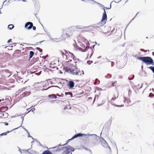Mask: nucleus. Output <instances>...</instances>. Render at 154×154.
<instances>
[{
    "label": "nucleus",
    "instance_id": "f257e3e1",
    "mask_svg": "<svg viewBox=\"0 0 154 154\" xmlns=\"http://www.w3.org/2000/svg\"><path fill=\"white\" fill-rule=\"evenodd\" d=\"M52 148L55 149L54 151L56 152H59L61 151H63L64 149H66V150L64 151L62 154H69L71 152H73L75 150V149L73 147L69 146L66 147H58L57 146Z\"/></svg>",
    "mask_w": 154,
    "mask_h": 154
},
{
    "label": "nucleus",
    "instance_id": "f03ea898",
    "mask_svg": "<svg viewBox=\"0 0 154 154\" xmlns=\"http://www.w3.org/2000/svg\"><path fill=\"white\" fill-rule=\"evenodd\" d=\"M137 59L141 60L147 65L151 64V63L152 62V58L150 57H137Z\"/></svg>",
    "mask_w": 154,
    "mask_h": 154
},
{
    "label": "nucleus",
    "instance_id": "7ed1b4c3",
    "mask_svg": "<svg viewBox=\"0 0 154 154\" xmlns=\"http://www.w3.org/2000/svg\"><path fill=\"white\" fill-rule=\"evenodd\" d=\"M104 9V12H103L102 16V19L100 22L97 24L98 26L100 28V27L103 26L106 23L107 20V16L105 10Z\"/></svg>",
    "mask_w": 154,
    "mask_h": 154
},
{
    "label": "nucleus",
    "instance_id": "20e7f679",
    "mask_svg": "<svg viewBox=\"0 0 154 154\" xmlns=\"http://www.w3.org/2000/svg\"><path fill=\"white\" fill-rule=\"evenodd\" d=\"M74 29L72 28H69L66 29L64 31V33L66 34L67 37H69L72 35Z\"/></svg>",
    "mask_w": 154,
    "mask_h": 154
},
{
    "label": "nucleus",
    "instance_id": "39448f33",
    "mask_svg": "<svg viewBox=\"0 0 154 154\" xmlns=\"http://www.w3.org/2000/svg\"><path fill=\"white\" fill-rule=\"evenodd\" d=\"M25 27L27 28V29L29 30L31 29L32 28L33 30H35L36 29V27L33 26L32 23L30 22L26 23L25 24Z\"/></svg>",
    "mask_w": 154,
    "mask_h": 154
},
{
    "label": "nucleus",
    "instance_id": "423d86ee",
    "mask_svg": "<svg viewBox=\"0 0 154 154\" xmlns=\"http://www.w3.org/2000/svg\"><path fill=\"white\" fill-rule=\"evenodd\" d=\"M80 72L78 68L75 69L72 68L71 72H70V74L73 75H79V73Z\"/></svg>",
    "mask_w": 154,
    "mask_h": 154
},
{
    "label": "nucleus",
    "instance_id": "0eeeda50",
    "mask_svg": "<svg viewBox=\"0 0 154 154\" xmlns=\"http://www.w3.org/2000/svg\"><path fill=\"white\" fill-rule=\"evenodd\" d=\"M86 134H83L81 133H79L75 134L72 137L69 139V140H72L75 138H76L78 137H82L85 135H86Z\"/></svg>",
    "mask_w": 154,
    "mask_h": 154
},
{
    "label": "nucleus",
    "instance_id": "6e6552de",
    "mask_svg": "<svg viewBox=\"0 0 154 154\" xmlns=\"http://www.w3.org/2000/svg\"><path fill=\"white\" fill-rule=\"evenodd\" d=\"M67 86H68L69 89L72 88L75 85V83L72 80L70 81L67 84Z\"/></svg>",
    "mask_w": 154,
    "mask_h": 154
},
{
    "label": "nucleus",
    "instance_id": "1a4fd4ad",
    "mask_svg": "<svg viewBox=\"0 0 154 154\" xmlns=\"http://www.w3.org/2000/svg\"><path fill=\"white\" fill-rule=\"evenodd\" d=\"M8 107L7 106H2L0 107V111L1 112H4L8 110Z\"/></svg>",
    "mask_w": 154,
    "mask_h": 154
},
{
    "label": "nucleus",
    "instance_id": "9d476101",
    "mask_svg": "<svg viewBox=\"0 0 154 154\" xmlns=\"http://www.w3.org/2000/svg\"><path fill=\"white\" fill-rule=\"evenodd\" d=\"M63 69L66 72H68L70 73L72 68H69L68 67H64Z\"/></svg>",
    "mask_w": 154,
    "mask_h": 154
},
{
    "label": "nucleus",
    "instance_id": "9b49d317",
    "mask_svg": "<svg viewBox=\"0 0 154 154\" xmlns=\"http://www.w3.org/2000/svg\"><path fill=\"white\" fill-rule=\"evenodd\" d=\"M101 143L102 146L104 147H106L108 146V144L107 143L104 139H103V140L102 141Z\"/></svg>",
    "mask_w": 154,
    "mask_h": 154
},
{
    "label": "nucleus",
    "instance_id": "f8f14e48",
    "mask_svg": "<svg viewBox=\"0 0 154 154\" xmlns=\"http://www.w3.org/2000/svg\"><path fill=\"white\" fill-rule=\"evenodd\" d=\"M18 128H16L13 129V130H12L11 131H7V132H5L2 133V134H0V135L1 136H4V135H6L7 134L10 133V132H11V131H13L14 130H16V129H17Z\"/></svg>",
    "mask_w": 154,
    "mask_h": 154
},
{
    "label": "nucleus",
    "instance_id": "ddd939ff",
    "mask_svg": "<svg viewBox=\"0 0 154 154\" xmlns=\"http://www.w3.org/2000/svg\"><path fill=\"white\" fill-rule=\"evenodd\" d=\"M78 49L79 50H80L83 52H85L86 51L88 50V48H86L84 49H83L82 48L79 47V48H78Z\"/></svg>",
    "mask_w": 154,
    "mask_h": 154
},
{
    "label": "nucleus",
    "instance_id": "4468645a",
    "mask_svg": "<svg viewBox=\"0 0 154 154\" xmlns=\"http://www.w3.org/2000/svg\"><path fill=\"white\" fill-rule=\"evenodd\" d=\"M42 154H53V153L50 151L47 150L44 151Z\"/></svg>",
    "mask_w": 154,
    "mask_h": 154
},
{
    "label": "nucleus",
    "instance_id": "2eb2a0df",
    "mask_svg": "<svg viewBox=\"0 0 154 154\" xmlns=\"http://www.w3.org/2000/svg\"><path fill=\"white\" fill-rule=\"evenodd\" d=\"M85 27L82 26H77L75 27V29L78 30V29H82L85 28Z\"/></svg>",
    "mask_w": 154,
    "mask_h": 154
},
{
    "label": "nucleus",
    "instance_id": "dca6fc26",
    "mask_svg": "<svg viewBox=\"0 0 154 154\" xmlns=\"http://www.w3.org/2000/svg\"><path fill=\"white\" fill-rule=\"evenodd\" d=\"M121 1V0H120V1H119L118 2H116L115 1H112V2H111V4H110V8H106V7H104L103 8V9L104 11V9L105 10V8L106 9H110L111 8V3H112V2H116V3H119V2H120Z\"/></svg>",
    "mask_w": 154,
    "mask_h": 154
},
{
    "label": "nucleus",
    "instance_id": "f3484780",
    "mask_svg": "<svg viewBox=\"0 0 154 154\" xmlns=\"http://www.w3.org/2000/svg\"><path fill=\"white\" fill-rule=\"evenodd\" d=\"M48 96L49 98L51 99L57 98V97L55 94L49 95Z\"/></svg>",
    "mask_w": 154,
    "mask_h": 154
},
{
    "label": "nucleus",
    "instance_id": "a211bd4d",
    "mask_svg": "<svg viewBox=\"0 0 154 154\" xmlns=\"http://www.w3.org/2000/svg\"><path fill=\"white\" fill-rule=\"evenodd\" d=\"M34 54V52L32 51L29 52V57L30 59L32 57Z\"/></svg>",
    "mask_w": 154,
    "mask_h": 154
},
{
    "label": "nucleus",
    "instance_id": "6ab92c4d",
    "mask_svg": "<svg viewBox=\"0 0 154 154\" xmlns=\"http://www.w3.org/2000/svg\"><path fill=\"white\" fill-rule=\"evenodd\" d=\"M14 27V26L13 24H10L8 26V28L10 30H11Z\"/></svg>",
    "mask_w": 154,
    "mask_h": 154
},
{
    "label": "nucleus",
    "instance_id": "aec40b11",
    "mask_svg": "<svg viewBox=\"0 0 154 154\" xmlns=\"http://www.w3.org/2000/svg\"><path fill=\"white\" fill-rule=\"evenodd\" d=\"M66 37H67V36L66 35V34L64 33L63 32V35H62V36H61V38L63 39V40H65L66 38Z\"/></svg>",
    "mask_w": 154,
    "mask_h": 154
},
{
    "label": "nucleus",
    "instance_id": "412c9836",
    "mask_svg": "<svg viewBox=\"0 0 154 154\" xmlns=\"http://www.w3.org/2000/svg\"><path fill=\"white\" fill-rule=\"evenodd\" d=\"M148 68L150 69L152 72L153 73H154V66H150L148 67Z\"/></svg>",
    "mask_w": 154,
    "mask_h": 154
},
{
    "label": "nucleus",
    "instance_id": "4be33fe9",
    "mask_svg": "<svg viewBox=\"0 0 154 154\" xmlns=\"http://www.w3.org/2000/svg\"><path fill=\"white\" fill-rule=\"evenodd\" d=\"M93 28L98 30H99L100 29V28H99L97 24L94 25L93 27Z\"/></svg>",
    "mask_w": 154,
    "mask_h": 154
},
{
    "label": "nucleus",
    "instance_id": "5701e85b",
    "mask_svg": "<svg viewBox=\"0 0 154 154\" xmlns=\"http://www.w3.org/2000/svg\"><path fill=\"white\" fill-rule=\"evenodd\" d=\"M71 140H69V139L67 141V142L65 144H64L63 145H60V144L59 145H58V147H59L60 146H64L65 145H66L70 141H71Z\"/></svg>",
    "mask_w": 154,
    "mask_h": 154
},
{
    "label": "nucleus",
    "instance_id": "b1692460",
    "mask_svg": "<svg viewBox=\"0 0 154 154\" xmlns=\"http://www.w3.org/2000/svg\"><path fill=\"white\" fill-rule=\"evenodd\" d=\"M112 77L111 75L110 74H108L107 75L105 76V78H110Z\"/></svg>",
    "mask_w": 154,
    "mask_h": 154
},
{
    "label": "nucleus",
    "instance_id": "393cba45",
    "mask_svg": "<svg viewBox=\"0 0 154 154\" xmlns=\"http://www.w3.org/2000/svg\"><path fill=\"white\" fill-rule=\"evenodd\" d=\"M113 105L114 106H116V107H121L124 106V105H116V104H113Z\"/></svg>",
    "mask_w": 154,
    "mask_h": 154
},
{
    "label": "nucleus",
    "instance_id": "a878e982",
    "mask_svg": "<svg viewBox=\"0 0 154 154\" xmlns=\"http://www.w3.org/2000/svg\"><path fill=\"white\" fill-rule=\"evenodd\" d=\"M87 63L89 64H91L92 63H93V61H91V60H88L87 61Z\"/></svg>",
    "mask_w": 154,
    "mask_h": 154
},
{
    "label": "nucleus",
    "instance_id": "bb28decb",
    "mask_svg": "<svg viewBox=\"0 0 154 154\" xmlns=\"http://www.w3.org/2000/svg\"><path fill=\"white\" fill-rule=\"evenodd\" d=\"M35 110V108H32V109H31L30 110H29V111L27 112V113H29V112L30 111H32V112H33Z\"/></svg>",
    "mask_w": 154,
    "mask_h": 154
},
{
    "label": "nucleus",
    "instance_id": "cd10ccee",
    "mask_svg": "<svg viewBox=\"0 0 154 154\" xmlns=\"http://www.w3.org/2000/svg\"><path fill=\"white\" fill-rule=\"evenodd\" d=\"M27 133L28 134V136H27L28 137L32 138V137L30 135L29 133L28 132V131L27 132Z\"/></svg>",
    "mask_w": 154,
    "mask_h": 154
},
{
    "label": "nucleus",
    "instance_id": "c85d7f7f",
    "mask_svg": "<svg viewBox=\"0 0 154 154\" xmlns=\"http://www.w3.org/2000/svg\"><path fill=\"white\" fill-rule=\"evenodd\" d=\"M65 94L66 95H69V94H70L71 96H72V94L71 93V94H69V92H66L65 93Z\"/></svg>",
    "mask_w": 154,
    "mask_h": 154
},
{
    "label": "nucleus",
    "instance_id": "c756f323",
    "mask_svg": "<svg viewBox=\"0 0 154 154\" xmlns=\"http://www.w3.org/2000/svg\"><path fill=\"white\" fill-rule=\"evenodd\" d=\"M89 135H93V136H94V137H96V139L97 138H99V137H97V136L95 134H90Z\"/></svg>",
    "mask_w": 154,
    "mask_h": 154
},
{
    "label": "nucleus",
    "instance_id": "7c9ffc66",
    "mask_svg": "<svg viewBox=\"0 0 154 154\" xmlns=\"http://www.w3.org/2000/svg\"><path fill=\"white\" fill-rule=\"evenodd\" d=\"M134 75H133V77L132 78H128L129 80H132L134 78Z\"/></svg>",
    "mask_w": 154,
    "mask_h": 154
},
{
    "label": "nucleus",
    "instance_id": "2f4dec72",
    "mask_svg": "<svg viewBox=\"0 0 154 154\" xmlns=\"http://www.w3.org/2000/svg\"><path fill=\"white\" fill-rule=\"evenodd\" d=\"M140 50L141 51H143V52H147V51H144V50L143 49H140Z\"/></svg>",
    "mask_w": 154,
    "mask_h": 154
},
{
    "label": "nucleus",
    "instance_id": "473e14b6",
    "mask_svg": "<svg viewBox=\"0 0 154 154\" xmlns=\"http://www.w3.org/2000/svg\"><path fill=\"white\" fill-rule=\"evenodd\" d=\"M138 13H137L136 14V16H135V17H134L133 19H132L131 20V22L129 23H131V22L132 21H133V20L134 19L135 17L137 16V14H138Z\"/></svg>",
    "mask_w": 154,
    "mask_h": 154
},
{
    "label": "nucleus",
    "instance_id": "72a5a7b5",
    "mask_svg": "<svg viewBox=\"0 0 154 154\" xmlns=\"http://www.w3.org/2000/svg\"><path fill=\"white\" fill-rule=\"evenodd\" d=\"M152 62L151 63V65H152V66L154 65V61H153V60L152 58Z\"/></svg>",
    "mask_w": 154,
    "mask_h": 154
},
{
    "label": "nucleus",
    "instance_id": "f704fd0d",
    "mask_svg": "<svg viewBox=\"0 0 154 154\" xmlns=\"http://www.w3.org/2000/svg\"><path fill=\"white\" fill-rule=\"evenodd\" d=\"M12 41V39H9L7 42L8 43H10V42H11Z\"/></svg>",
    "mask_w": 154,
    "mask_h": 154
},
{
    "label": "nucleus",
    "instance_id": "c9c22d12",
    "mask_svg": "<svg viewBox=\"0 0 154 154\" xmlns=\"http://www.w3.org/2000/svg\"><path fill=\"white\" fill-rule=\"evenodd\" d=\"M22 127L23 129L24 130L26 131V132H28V131L25 128H24L23 127Z\"/></svg>",
    "mask_w": 154,
    "mask_h": 154
},
{
    "label": "nucleus",
    "instance_id": "e433bc0d",
    "mask_svg": "<svg viewBox=\"0 0 154 154\" xmlns=\"http://www.w3.org/2000/svg\"><path fill=\"white\" fill-rule=\"evenodd\" d=\"M4 123L5 124V125H8V123H7V122H4Z\"/></svg>",
    "mask_w": 154,
    "mask_h": 154
},
{
    "label": "nucleus",
    "instance_id": "4c0bfd02",
    "mask_svg": "<svg viewBox=\"0 0 154 154\" xmlns=\"http://www.w3.org/2000/svg\"><path fill=\"white\" fill-rule=\"evenodd\" d=\"M69 53L71 54L72 55V57H74V55H73V54L72 53H71V52H69Z\"/></svg>",
    "mask_w": 154,
    "mask_h": 154
},
{
    "label": "nucleus",
    "instance_id": "58836bf2",
    "mask_svg": "<svg viewBox=\"0 0 154 154\" xmlns=\"http://www.w3.org/2000/svg\"><path fill=\"white\" fill-rule=\"evenodd\" d=\"M51 87H57V88H58L60 89H61L60 88V87H59L58 86H51Z\"/></svg>",
    "mask_w": 154,
    "mask_h": 154
},
{
    "label": "nucleus",
    "instance_id": "ea45409f",
    "mask_svg": "<svg viewBox=\"0 0 154 154\" xmlns=\"http://www.w3.org/2000/svg\"><path fill=\"white\" fill-rule=\"evenodd\" d=\"M61 54L62 55V56H63L64 55H65V54L64 53H63V52H61Z\"/></svg>",
    "mask_w": 154,
    "mask_h": 154
},
{
    "label": "nucleus",
    "instance_id": "a19ab883",
    "mask_svg": "<svg viewBox=\"0 0 154 154\" xmlns=\"http://www.w3.org/2000/svg\"><path fill=\"white\" fill-rule=\"evenodd\" d=\"M18 148H19V151H20V153H22V152H21V150L20 149L19 147H18Z\"/></svg>",
    "mask_w": 154,
    "mask_h": 154
},
{
    "label": "nucleus",
    "instance_id": "79ce46f5",
    "mask_svg": "<svg viewBox=\"0 0 154 154\" xmlns=\"http://www.w3.org/2000/svg\"><path fill=\"white\" fill-rule=\"evenodd\" d=\"M116 97H112V100H116Z\"/></svg>",
    "mask_w": 154,
    "mask_h": 154
},
{
    "label": "nucleus",
    "instance_id": "37998d69",
    "mask_svg": "<svg viewBox=\"0 0 154 154\" xmlns=\"http://www.w3.org/2000/svg\"><path fill=\"white\" fill-rule=\"evenodd\" d=\"M21 118L22 119V122H23V119H24V118H23V116H21Z\"/></svg>",
    "mask_w": 154,
    "mask_h": 154
},
{
    "label": "nucleus",
    "instance_id": "c03bdc74",
    "mask_svg": "<svg viewBox=\"0 0 154 154\" xmlns=\"http://www.w3.org/2000/svg\"><path fill=\"white\" fill-rule=\"evenodd\" d=\"M38 51L40 52H42V49H41L40 48V49H39Z\"/></svg>",
    "mask_w": 154,
    "mask_h": 154
},
{
    "label": "nucleus",
    "instance_id": "a18cd8bd",
    "mask_svg": "<svg viewBox=\"0 0 154 154\" xmlns=\"http://www.w3.org/2000/svg\"><path fill=\"white\" fill-rule=\"evenodd\" d=\"M43 41H40V42H37V44H36V45H37V44H38L39 43H41L42 42H43Z\"/></svg>",
    "mask_w": 154,
    "mask_h": 154
},
{
    "label": "nucleus",
    "instance_id": "49530a36",
    "mask_svg": "<svg viewBox=\"0 0 154 154\" xmlns=\"http://www.w3.org/2000/svg\"><path fill=\"white\" fill-rule=\"evenodd\" d=\"M112 86L113 87H114V86H115V85L114 84V83H113L112 84Z\"/></svg>",
    "mask_w": 154,
    "mask_h": 154
},
{
    "label": "nucleus",
    "instance_id": "de8ad7c7",
    "mask_svg": "<svg viewBox=\"0 0 154 154\" xmlns=\"http://www.w3.org/2000/svg\"><path fill=\"white\" fill-rule=\"evenodd\" d=\"M107 147H108V148L111 151V149L110 147L108 145V146Z\"/></svg>",
    "mask_w": 154,
    "mask_h": 154
},
{
    "label": "nucleus",
    "instance_id": "09e8293b",
    "mask_svg": "<svg viewBox=\"0 0 154 154\" xmlns=\"http://www.w3.org/2000/svg\"><path fill=\"white\" fill-rule=\"evenodd\" d=\"M51 40H52L53 41H54V39H57V38H56L54 39V38H51Z\"/></svg>",
    "mask_w": 154,
    "mask_h": 154
},
{
    "label": "nucleus",
    "instance_id": "8fccbe9b",
    "mask_svg": "<svg viewBox=\"0 0 154 154\" xmlns=\"http://www.w3.org/2000/svg\"><path fill=\"white\" fill-rule=\"evenodd\" d=\"M67 107L66 106L63 109L64 110L66 109L67 108Z\"/></svg>",
    "mask_w": 154,
    "mask_h": 154
},
{
    "label": "nucleus",
    "instance_id": "3c124183",
    "mask_svg": "<svg viewBox=\"0 0 154 154\" xmlns=\"http://www.w3.org/2000/svg\"><path fill=\"white\" fill-rule=\"evenodd\" d=\"M124 102H125V101H126V98L125 97H124Z\"/></svg>",
    "mask_w": 154,
    "mask_h": 154
},
{
    "label": "nucleus",
    "instance_id": "603ef678",
    "mask_svg": "<svg viewBox=\"0 0 154 154\" xmlns=\"http://www.w3.org/2000/svg\"><path fill=\"white\" fill-rule=\"evenodd\" d=\"M40 48H38V47H37V48H36V49L37 50H39V49H40Z\"/></svg>",
    "mask_w": 154,
    "mask_h": 154
},
{
    "label": "nucleus",
    "instance_id": "864d4df0",
    "mask_svg": "<svg viewBox=\"0 0 154 154\" xmlns=\"http://www.w3.org/2000/svg\"><path fill=\"white\" fill-rule=\"evenodd\" d=\"M111 63H112V64H111V66L112 67L113 66V64L112 63H114L113 62H111Z\"/></svg>",
    "mask_w": 154,
    "mask_h": 154
},
{
    "label": "nucleus",
    "instance_id": "5fc2aeb1",
    "mask_svg": "<svg viewBox=\"0 0 154 154\" xmlns=\"http://www.w3.org/2000/svg\"><path fill=\"white\" fill-rule=\"evenodd\" d=\"M101 105H102V104H98L97 105V106H100Z\"/></svg>",
    "mask_w": 154,
    "mask_h": 154
},
{
    "label": "nucleus",
    "instance_id": "6e6d98bb",
    "mask_svg": "<svg viewBox=\"0 0 154 154\" xmlns=\"http://www.w3.org/2000/svg\"><path fill=\"white\" fill-rule=\"evenodd\" d=\"M102 90V88H99V91H101V90Z\"/></svg>",
    "mask_w": 154,
    "mask_h": 154
},
{
    "label": "nucleus",
    "instance_id": "4d7b16f0",
    "mask_svg": "<svg viewBox=\"0 0 154 154\" xmlns=\"http://www.w3.org/2000/svg\"><path fill=\"white\" fill-rule=\"evenodd\" d=\"M33 140H35V139H34L32 137V138H31Z\"/></svg>",
    "mask_w": 154,
    "mask_h": 154
},
{
    "label": "nucleus",
    "instance_id": "13d9d810",
    "mask_svg": "<svg viewBox=\"0 0 154 154\" xmlns=\"http://www.w3.org/2000/svg\"><path fill=\"white\" fill-rule=\"evenodd\" d=\"M38 143H39V144L41 146V144L39 142H38Z\"/></svg>",
    "mask_w": 154,
    "mask_h": 154
},
{
    "label": "nucleus",
    "instance_id": "bf43d9fd",
    "mask_svg": "<svg viewBox=\"0 0 154 154\" xmlns=\"http://www.w3.org/2000/svg\"><path fill=\"white\" fill-rule=\"evenodd\" d=\"M25 88H25V87H24V88H23L22 89V90H23L24 89H25Z\"/></svg>",
    "mask_w": 154,
    "mask_h": 154
},
{
    "label": "nucleus",
    "instance_id": "052dcab7",
    "mask_svg": "<svg viewBox=\"0 0 154 154\" xmlns=\"http://www.w3.org/2000/svg\"><path fill=\"white\" fill-rule=\"evenodd\" d=\"M82 74H84V72L83 71H82Z\"/></svg>",
    "mask_w": 154,
    "mask_h": 154
},
{
    "label": "nucleus",
    "instance_id": "680f3d73",
    "mask_svg": "<svg viewBox=\"0 0 154 154\" xmlns=\"http://www.w3.org/2000/svg\"><path fill=\"white\" fill-rule=\"evenodd\" d=\"M26 0H22V1L23 2H25Z\"/></svg>",
    "mask_w": 154,
    "mask_h": 154
},
{
    "label": "nucleus",
    "instance_id": "e2e57ef3",
    "mask_svg": "<svg viewBox=\"0 0 154 154\" xmlns=\"http://www.w3.org/2000/svg\"><path fill=\"white\" fill-rule=\"evenodd\" d=\"M107 60H108V59H107ZM110 61L109 60H109H107L106 62H110Z\"/></svg>",
    "mask_w": 154,
    "mask_h": 154
},
{
    "label": "nucleus",
    "instance_id": "0e129e2a",
    "mask_svg": "<svg viewBox=\"0 0 154 154\" xmlns=\"http://www.w3.org/2000/svg\"><path fill=\"white\" fill-rule=\"evenodd\" d=\"M152 91H154V89L153 88H152Z\"/></svg>",
    "mask_w": 154,
    "mask_h": 154
},
{
    "label": "nucleus",
    "instance_id": "69168bd1",
    "mask_svg": "<svg viewBox=\"0 0 154 154\" xmlns=\"http://www.w3.org/2000/svg\"><path fill=\"white\" fill-rule=\"evenodd\" d=\"M101 56H100V57H98V58L99 59V58H100L101 57Z\"/></svg>",
    "mask_w": 154,
    "mask_h": 154
},
{
    "label": "nucleus",
    "instance_id": "338daca9",
    "mask_svg": "<svg viewBox=\"0 0 154 154\" xmlns=\"http://www.w3.org/2000/svg\"><path fill=\"white\" fill-rule=\"evenodd\" d=\"M143 66H141V69H143Z\"/></svg>",
    "mask_w": 154,
    "mask_h": 154
},
{
    "label": "nucleus",
    "instance_id": "774afa93",
    "mask_svg": "<svg viewBox=\"0 0 154 154\" xmlns=\"http://www.w3.org/2000/svg\"><path fill=\"white\" fill-rule=\"evenodd\" d=\"M152 55L154 56V52H152Z\"/></svg>",
    "mask_w": 154,
    "mask_h": 154
}]
</instances>
